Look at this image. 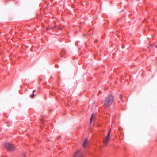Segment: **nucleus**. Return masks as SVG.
<instances>
[{
	"mask_svg": "<svg viewBox=\"0 0 157 157\" xmlns=\"http://www.w3.org/2000/svg\"><path fill=\"white\" fill-rule=\"evenodd\" d=\"M34 94H32V95H30V97L32 98H33L34 97Z\"/></svg>",
	"mask_w": 157,
	"mask_h": 157,
	"instance_id": "nucleus-7",
	"label": "nucleus"
},
{
	"mask_svg": "<svg viewBox=\"0 0 157 157\" xmlns=\"http://www.w3.org/2000/svg\"><path fill=\"white\" fill-rule=\"evenodd\" d=\"M36 90H33V94H34V92H35Z\"/></svg>",
	"mask_w": 157,
	"mask_h": 157,
	"instance_id": "nucleus-10",
	"label": "nucleus"
},
{
	"mask_svg": "<svg viewBox=\"0 0 157 157\" xmlns=\"http://www.w3.org/2000/svg\"><path fill=\"white\" fill-rule=\"evenodd\" d=\"M52 29V27H51L50 28H47V30H50L51 29Z\"/></svg>",
	"mask_w": 157,
	"mask_h": 157,
	"instance_id": "nucleus-8",
	"label": "nucleus"
},
{
	"mask_svg": "<svg viewBox=\"0 0 157 157\" xmlns=\"http://www.w3.org/2000/svg\"><path fill=\"white\" fill-rule=\"evenodd\" d=\"M110 130L107 136L106 137H104L103 140V142L104 144L106 145L108 143L109 141L110 140Z\"/></svg>",
	"mask_w": 157,
	"mask_h": 157,
	"instance_id": "nucleus-3",
	"label": "nucleus"
},
{
	"mask_svg": "<svg viewBox=\"0 0 157 157\" xmlns=\"http://www.w3.org/2000/svg\"><path fill=\"white\" fill-rule=\"evenodd\" d=\"M114 101V96L112 94L108 95L104 99L103 101L105 107H109L112 105Z\"/></svg>",
	"mask_w": 157,
	"mask_h": 157,
	"instance_id": "nucleus-1",
	"label": "nucleus"
},
{
	"mask_svg": "<svg viewBox=\"0 0 157 157\" xmlns=\"http://www.w3.org/2000/svg\"><path fill=\"white\" fill-rule=\"evenodd\" d=\"M64 53V52L63 51H62V53L63 54V53Z\"/></svg>",
	"mask_w": 157,
	"mask_h": 157,
	"instance_id": "nucleus-11",
	"label": "nucleus"
},
{
	"mask_svg": "<svg viewBox=\"0 0 157 157\" xmlns=\"http://www.w3.org/2000/svg\"><path fill=\"white\" fill-rule=\"evenodd\" d=\"M5 146L7 150L10 151H12L15 149L14 146L12 144L9 142L5 143Z\"/></svg>",
	"mask_w": 157,
	"mask_h": 157,
	"instance_id": "nucleus-2",
	"label": "nucleus"
},
{
	"mask_svg": "<svg viewBox=\"0 0 157 157\" xmlns=\"http://www.w3.org/2000/svg\"><path fill=\"white\" fill-rule=\"evenodd\" d=\"M89 144L88 139L87 138H86L83 140L82 144V146L83 148H86L88 147Z\"/></svg>",
	"mask_w": 157,
	"mask_h": 157,
	"instance_id": "nucleus-4",
	"label": "nucleus"
},
{
	"mask_svg": "<svg viewBox=\"0 0 157 157\" xmlns=\"http://www.w3.org/2000/svg\"><path fill=\"white\" fill-rule=\"evenodd\" d=\"M94 117V114L93 113L91 116V118H90V123L92 121V120L93 118V117Z\"/></svg>",
	"mask_w": 157,
	"mask_h": 157,
	"instance_id": "nucleus-6",
	"label": "nucleus"
},
{
	"mask_svg": "<svg viewBox=\"0 0 157 157\" xmlns=\"http://www.w3.org/2000/svg\"><path fill=\"white\" fill-rule=\"evenodd\" d=\"M120 98L121 99H121H122V96H121V95H120Z\"/></svg>",
	"mask_w": 157,
	"mask_h": 157,
	"instance_id": "nucleus-9",
	"label": "nucleus"
},
{
	"mask_svg": "<svg viewBox=\"0 0 157 157\" xmlns=\"http://www.w3.org/2000/svg\"><path fill=\"white\" fill-rule=\"evenodd\" d=\"M82 155L81 152L80 150H78L75 154L73 157H82Z\"/></svg>",
	"mask_w": 157,
	"mask_h": 157,
	"instance_id": "nucleus-5",
	"label": "nucleus"
}]
</instances>
